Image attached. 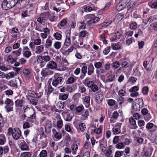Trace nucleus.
<instances>
[{
  "instance_id": "obj_1",
  "label": "nucleus",
  "mask_w": 157,
  "mask_h": 157,
  "mask_svg": "<svg viewBox=\"0 0 157 157\" xmlns=\"http://www.w3.org/2000/svg\"><path fill=\"white\" fill-rule=\"evenodd\" d=\"M36 58L37 62L40 64V66L41 67H44L46 62L49 61L51 59L49 56L43 55L42 54L37 55Z\"/></svg>"
},
{
  "instance_id": "obj_2",
  "label": "nucleus",
  "mask_w": 157,
  "mask_h": 157,
  "mask_svg": "<svg viewBox=\"0 0 157 157\" xmlns=\"http://www.w3.org/2000/svg\"><path fill=\"white\" fill-rule=\"evenodd\" d=\"M144 101L142 98H140L135 100L132 105L133 110L135 111H140L144 106Z\"/></svg>"
},
{
  "instance_id": "obj_3",
  "label": "nucleus",
  "mask_w": 157,
  "mask_h": 157,
  "mask_svg": "<svg viewBox=\"0 0 157 157\" xmlns=\"http://www.w3.org/2000/svg\"><path fill=\"white\" fill-rule=\"evenodd\" d=\"M14 1L13 0H4L2 3L3 10H7L15 6Z\"/></svg>"
},
{
  "instance_id": "obj_4",
  "label": "nucleus",
  "mask_w": 157,
  "mask_h": 157,
  "mask_svg": "<svg viewBox=\"0 0 157 157\" xmlns=\"http://www.w3.org/2000/svg\"><path fill=\"white\" fill-rule=\"evenodd\" d=\"M64 79L63 77L55 75L52 82L53 86L56 87L58 85H61L63 82Z\"/></svg>"
},
{
  "instance_id": "obj_5",
  "label": "nucleus",
  "mask_w": 157,
  "mask_h": 157,
  "mask_svg": "<svg viewBox=\"0 0 157 157\" xmlns=\"http://www.w3.org/2000/svg\"><path fill=\"white\" fill-rule=\"evenodd\" d=\"M21 135V131L19 128L17 127L13 128V132L12 136L14 139L16 140H18Z\"/></svg>"
},
{
  "instance_id": "obj_6",
  "label": "nucleus",
  "mask_w": 157,
  "mask_h": 157,
  "mask_svg": "<svg viewBox=\"0 0 157 157\" xmlns=\"http://www.w3.org/2000/svg\"><path fill=\"white\" fill-rule=\"evenodd\" d=\"M25 98L23 97L21 99H17L15 101V106L16 107H21L23 106V105L25 103Z\"/></svg>"
},
{
  "instance_id": "obj_7",
  "label": "nucleus",
  "mask_w": 157,
  "mask_h": 157,
  "mask_svg": "<svg viewBox=\"0 0 157 157\" xmlns=\"http://www.w3.org/2000/svg\"><path fill=\"white\" fill-rule=\"evenodd\" d=\"M99 93L96 92L95 94V101L96 103L99 104L102 102L104 98V96L101 94H98Z\"/></svg>"
},
{
  "instance_id": "obj_8",
  "label": "nucleus",
  "mask_w": 157,
  "mask_h": 157,
  "mask_svg": "<svg viewBox=\"0 0 157 157\" xmlns=\"http://www.w3.org/2000/svg\"><path fill=\"white\" fill-rule=\"evenodd\" d=\"M23 73L26 78L29 79L31 77V71L29 69L24 68L23 70Z\"/></svg>"
},
{
  "instance_id": "obj_9",
  "label": "nucleus",
  "mask_w": 157,
  "mask_h": 157,
  "mask_svg": "<svg viewBox=\"0 0 157 157\" xmlns=\"http://www.w3.org/2000/svg\"><path fill=\"white\" fill-rule=\"evenodd\" d=\"M22 50L21 48H19L17 50L14 51L12 52L11 55H12L13 57L15 58L17 56H19L21 54V52Z\"/></svg>"
},
{
  "instance_id": "obj_10",
  "label": "nucleus",
  "mask_w": 157,
  "mask_h": 157,
  "mask_svg": "<svg viewBox=\"0 0 157 157\" xmlns=\"http://www.w3.org/2000/svg\"><path fill=\"white\" fill-rule=\"evenodd\" d=\"M47 67L51 69H54L56 68L57 65L56 63L54 61L49 62L47 65Z\"/></svg>"
},
{
  "instance_id": "obj_11",
  "label": "nucleus",
  "mask_w": 157,
  "mask_h": 157,
  "mask_svg": "<svg viewBox=\"0 0 157 157\" xmlns=\"http://www.w3.org/2000/svg\"><path fill=\"white\" fill-rule=\"evenodd\" d=\"M62 114H66L64 116V118L65 121H70L73 117V116H71L70 114H68L67 112H64Z\"/></svg>"
},
{
  "instance_id": "obj_12",
  "label": "nucleus",
  "mask_w": 157,
  "mask_h": 157,
  "mask_svg": "<svg viewBox=\"0 0 157 157\" xmlns=\"http://www.w3.org/2000/svg\"><path fill=\"white\" fill-rule=\"evenodd\" d=\"M94 67L92 63H90L88 65V71L87 74L88 75H92L94 72Z\"/></svg>"
},
{
  "instance_id": "obj_13",
  "label": "nucleus",
  "mask_w": 157,
  "mask_h": 157,
  "mask_svg": "<svg viewBox=\"0 0 157 157\" xmlns=\"http://www.w3.org/2000/svg\"><path fill=\"white\" fill-rule=\"evenodd\" d=\"M129 123L132 126L133 129H135L137 128V126L136 124V121L132 117H130L129 118Z\"/></svg>"
},
{
  "instance_id": "obj_14",
  "label": "nucleus",
  "mask_w": 157,
  "mask_h": 157,
  "mask_svg": "<svg viewBox=\"0 0 157 157\" xmlns=\"http://www.w3.org/2000/svg\"><path fill=\"white\" fill-rule=\"evenodd\" d=\"M111 47L113 50H118L121 48V46L120 42L117 44H112Z\"/></svg>"
},
{
  "instance_id": "obj_15",
  "label": "nucleus",
  "mask_w": 157,
  "mask_h": 157,
  "mask_svg": "<svg viewBox=\"0 0 157 157\" xmlns=\"http://www.w3.org/2000/svg\"><path fill=\"white\" fill-rule=\"evenodd\" d=\"M16 80H11L8 83V85L12 87L17 88L18 87Z\"/></svg>"
},
{
  "instance_id": "obj_16",
  "label": "nucleus",
  "mask_w": 157,
  "mask_h": 157,
  "mask_svg": "<svg viewBox=\"0 0 157 157\" xmlns=\"http://www.w3.org/2000/svg\"><path fill=\"white\" fill-rule=\"evenodd\" d=\"M26 0H14L15 6L16 5H20L22 6H24V4L26 2Z\"/></svg>"
},
{
  "instance_id": "obj_17",
  "label": "nucleus",
  "mask_w": 157,
  "mask_h": 157,
  "mask_svg": "<svg viewBox=\"0 0 157 157\" xmlns=\"http://www.w3.org/2000/svg\"><path fill=\"white\" fill-rule=\"evenodd\" d=\"M90 97L88 96H86L84 100H83V101L84 102H85L86 103V107H88L90 106Z\"/></svg>"
},
{
  "instance_id": "obj_18",
  "label": "nucleus",
  "mask_w": 157,
  "mask_h": 157,
  "mask_svg": "<svg viewBox=\"0 0 157 157\" xmlns=\"http://www.w3.org/2000/svg\"><path fill=\"white\" fill-rule=\"evenodd\" d=\"M12 55H9L7 58V61L8 62H10L11 64L13 63L14 62H16L18 58L17 57L12 58Z\"/></svg>"
},
{
  "instance_id": "obj_19",
  "label": "nucleus",
  "mask_w": 157,
  "mask_h": 157,
  "mask_svg": "<svg viewBox=\"0 0 157 157\" xmlns=\"http://www.w3.org/2000/svg\"><path fill=\"white\" fill-rule=\"evenodd\" d=\"M100 144V147L101 149V151L103 152L105 151L106 149L105 145L104 144V139H102L101 140L99 141Z\"/></svg>"
},
{
  "instance_id": "obj_20",
  "label": "nucleus",
  "mask_w": 157,
  "mask_h": 157,
  "mask_svg": "<svg viewBox=\"0 0 157 157\" xmlns=\"http://www.w3.org/2000/svg\"><path fill=\"white\" fill-rule=\"evenodd\" d=\"M5 103L6 105V106H13L14 103L13 101L11 99L7 98L5 102Z\"/></svg>"
},
{
  "instance_id": "obj_21",
  "label": "nucleus",
  "mask_w": 157,
  "mask_h": 157,
  "mask_svg": "<svg viewBox=\"0 0 157 157\" xmlns=\"http://www.w3.org/2000/svg\"><path fill=\"white\" fill-rule=\"evenodd\" d=\"M36 49L35 53L36 54H40L44 50V47L42 45L38 46L36 47Z\"/></svg>"
},
{
  "instance_id": "obj_22",
  "label": "nucleus",
  "mask_w": 157,
  "mask_h": 157,
  "mask_svg": "<svg viewBox=\"0 0 157 157\" xmlns=\"http://www.w3.org/2000/svg\"><path fill=\"white\" fill-rule=\"evenodd\" d=\"M148 5L151 8H157V1L154 2L151 1V2L149 3Z\"/></svg>"
},
{
  "instance_id": "obj_23",
  "label": "nucleus",
  "mask_w": 157,
  "mask_h": 157,
  "mask_svg": "<svg viewBox=\"0 0 157 157\" xmlns=\"http://www.w3.org/2000/svg\"><path fill=\"white\" fill-rule=\"evenodd\" d=\"M68 97V95L67 94H60L59 96V99L62 100H66Z\"/></svg>"
},
{
  "instance_id": "obj_24",
  "label": "nucleus",
  "mask_w": 157,
  "mask_h": 157,
  "mask_svg": "<svg viewBox=\"0 0 157 157\" xmlns=\"http://www.w3.org/2000/svg\"><path fill=\"white\" fill-rule=\"evenodd\" d=\"M131 1V0H121L120 2L123 5L125 8H126L128 4L130 3Z\"/></svg>"
},
{
  "instance_id": "obj_25",
  "label": "nucleus",
  "mask_w": 157,
  "mask_h": 157,
  "mask_svg": "<svg viewBox=\"0 0 157 157\" xmlns=\"http://www.w3.org/2000/svg\"><path fill=\"white\" fill-rule=\"evenodd\" d=\"M53 36L56 40H60L62 37L61 34L58 32H56L53 35Z\"/></svg>"
},
{
  "instance_id": "obj_26",
  "label": "nucleus",
  "mask_w": 157,
  "mask_h": 157,
  "mask_svg": "<svg viewBox=\"0 0 157 157\" xmlns=\"http://www.w3.org/2000/svg\"><path fill=\"white\" fill-rule=\"evenodd\" d=\"M149 88L147 86H144L142 89V92L143 94L145 95H147L148 93Z\"/></svg>"
},
{
  "instance_id": "obj_27",
  "label": "nucleus",
  "mask_w": 157,
  "mask_h": 157,
  "mask_svg": "<svg viewBox=\"0 0 157 157\" xmlns=\"http://www.w3.org/2000/svg\"><path fill=\"white\" fill-rule=\"evenodd\" d=\"M36 93L34 91L29 90L28 91V94L29 96L33 98H36Z\"/></svg>"
},
{
  "instance_id": "obj_28",
  "label": "nucleus",
  "mask_w": 157,
  "mask_h": 157,
  "mask_svg": "<svg viewBox=\"0 0 157 157\" xmlns=\"http://www.w3.org/2000/svg\"><path fill=\"white\" fill-rule=\"evenodd\" d=\"M90 16H92L93 18V21L92 22L93 23H96L99 21L100 18L98 17H96L95 16L94 14H90Z\"/></svg>"
},
{
  "instance_id": "obj_29",
  "label": "nucleus",
  "mask_w": 157,
  "mask_h": 157,
  "mask_svg": "<svg viewBox=\"0 0 157 157\" xmlns=\"http://www.w3.org/2000/svg\"><path fill=\"white\" fill-rule=\"evenodd\" d=\"M28 99L30 103L34 105H36L38 103V101L36 99L29 98Z\"/></svg>"
},
{
  "instance_id": "obj_30",
  "label": "nucleus",
  "mask_w": 157,
  "mask_h": 157,
  "mask_svg": "<svg viewBox=\"0 0 157 157\" xmlns=\"http://www.w3.org/2000/svg\"><path fill=\"white\" fill-rule=\"evenodd\" d=\"M23 54V56L27 58H29L32 55L31 53L29 51H25Z\"/></svg>"
},
{
  "instance_id": "obj_31",
  "label": "nucleus",
  "mask_w": 157,
  "mask_h": 157,
  "mask_svg": "<svg viewBox=\"0 0 157 157\" xmlns=\"http://www.w3.org/2000/svg\"><path fill=\"white\" fill-rule=\"evenodd\" d=\"M115 80V76L113 75H110L106 80V82H112Z\"/></svg>"
},
{
  "instance_id": "obj_32",
  "label": "nucleus",
  "mask_w": 157,
  "mask_h": 157,
  "mask_svg": "<svg viewBox=\"0 0 157 157\" xmlns=\"http://www.w3.org/2000/svg\"><path fill=\"white\" fill-rule=\"evenodd\" d=\"M71 44V40L70 38H66L65 39L64 45L67 46H69Z\"/></svg>"
},
{
  "instance_id": "obj_33",
  "label": "nucleus",
  "mask_w": 157,
  "mask_h": 157,
  "mask_svg": "<svg viewBox=\"0 0 157 157\" xmlns=\"http://www.w3.org/2000/svg\"><path fill=\"white\" fill-rule=\"evenodd\" d=\"M64 103L65 102L62 101H59L57 103V106L59 109H64Z\"/></svg>"
},
{
  "instance_id": "obj_34",
  "label": "nucleus",
  "mask_w": 157,
  "mask_h": 157,
  "mask_svg": "<svg viewBox=\"0 0 157 157\" xmlns=\"http://www.w3.org/2000/svg\"><path fill=\"white\" fill-rule=\"evenodd\" d=\"M125 8L124 6H123L120 2H119L116 6V9L118 11H120L123 9Z\"/></svg>"
},
{
  "instance_id": "obj_35",
  "label": "nucleus",
  "mask_w": 157,
  "mask_h": 157,
  "mask_svg": "<svg viewBox=\"0 0 157 157\" xmlns=\"http://www.w3.org/2000/svg\"><path fill=\"white\" fill-rule=\"evenodd\" d=\"M108 22H103L99 25V28L100 29H102L103 28H105V27L108 26L110 24V23H109L108 24Z\"/></svg>"
},
{
  "instance_id": "obj_36",
  "label": "nucleus",
  "mask_w": 157,
  "mask_h": 157,
  "mask_svg": "<svg viewBox=\"0 0 157 157\" xmlns=\"http://www.w3.org/2000/svg\"><path fill=\"white\" fill-rule=\"evenodd\" d=\"M47 155V151L44 150H42L40 154V157H46Z\"/></svg>"
},
{
  "instance_id": "obj_37",
  "label": "nucleus",
  "mask_w": 157,
  "mask_h": 157,
  "mask_svg": "<svg viewBox=\"0 0 157 157\" xmlns=\"http://www.w3.org/2000/svg\"><path fill=\"white\" fill-rule=\"evenodd\" d=\"M63 125V121L60 118V120L58 121H57V126L58 128H60L62 127Z\"/></svg>"
},
{
  "instance_id": "obj_38",
  "label": "nucleus",
  "mask_w": 157,
  "mask_h": 157,
  "mask_svg": "<svg viewBox=\"0 0 157 157\" xmlns=\"http://www.w3.org/2000/svg\"><path fill=\"white\" fill-rule=\"evenodd\" d=\"M137 27V24L135 22L131 23L129 25V28L131 29H136Z\"/></svg>"
},
{
  "instance_id": "obj_39",
  "label": "nucleus",
  "mask_w": 157,
  "mask_h": 157,
  "mask_svg": "<svg viewBox=\"0 0 157 157\" xmlns=\"http://www.w3.org/2000/svg\"><path fill=\"white\" fill-rule=\"evenodd\" d=\"M84 109V108L82 105L78 106L75 107V109L78 113H80L82 112Z\"/></svg>"
},
{
  "instance_id": "obj_40",
  "label": "nucleus",
  "mask_w": 157,
  "mask_h": 157,
  "mask_svg": "<svg viewBox=\"0 0 157 157\" xmlns=\"http://www.w3.org/2000/svg\"><path fill=\"white\" fill-rule=\"evenodd\" d=\"M41 75L44 77H45L48 75L49 74L48 71H46V70H42L41 71Z\"/></svg>"
},
{
  "instance_id": "obj_41",
  "label": "nucleus",
  "mask_w": 157,
  "mask_h": 157,
  "mask_svg": "<svg viewBox=\"0 0 157 157\" xmlns=\"http://www.w3.org/2000/svg\"><path fill=\"white\" fill-rule=\"evenodd\" d=\"M88 32L86 30L81 31L79 33V37H85Z\"/></svg>"
},
{
  "instance_id": "obj_42",
  "label": "nucleus",
  "mask_w": 157,
  "mask_h": 157,
  "mask_svg": "<svg viewBox=\"0 0 157 157\" xmlns=\"http://www.w3.org/2000/svg\"><path fill=\"white\" fill-rule=\"evenodd\" d=\"M139 90V87L137 86H135L133 87H132L129 90V91L131 92H136Z\"/></svg>"
},
{
  "instance_id": "obj_43",
  "label": "nucleus",
  "mask_w": 157,
  "mask_h": 157,
  "mask_svg": "<svg viewBox=\"0 0 157 157\" xmlns=\"http://www.w3.org/2000/svg\"><path fill=\"white\" fill-rule=\"evenodd\" d=\"M52 125L51 124L49 126L47 125L45 127V131L46 133H48L51 132V129L52 128Z\"/></svg>"
},
{
  "instance_id": "obj_44",
  "label": "nucleus",
  "mask_w": 157,
  "mask_h": 157,
  "mask_svg": "<svg viewBox=\"0 0 157 157\" xmlns=\"http://www.w3.org/2000/svg\"><path fill=\"white\" fill-rule=\"evenodd\" d=\"M144 118L145 120L148 121L151 119V114L148 113L144 116Z\"/></svg>"
},
{
  "instance_id": "obj_45",
  "label": "nucleus",
  "mask_w": 157,
  "mask_h": 157,
  "mask_svg": "<svg viewBox=\"0 0 157 157\" xmlns=\"http://www.w3.org/2000/svg\"><path fill=\"white\" fill-rule=\"evenodd\" d=\"M124 99L125 98H124L120 96L117 99V102L119 103L120 105H121L122 103H123Z\"/></svg>"
},
{
  "instance_id": "obj_46",
  "label": "nucleus",
  "mask_w": 157,
  "mask_h": 157,
  "mask_svg": "<svg viewBox=\"0 0 157 157\" xmlns=\"http://www.w3.org/2000/svg\"><path fill=\"white\" fill-rule=\"evenodd\" d=\"M120 64L119 62L118 61L114 62L112 63V67H113L115 68V69H117L118 67L120 65Z\"/></svg>"
},
{
  "instance_id": "obj_47",
  "label": "nucleus",
  "mask_w": 157,
  "mask_h": 157,
  "mask_svg": "<svg viewBox=\"0 0 157 157\" xmlns=\"http://www.w3.org/2000/svg\"><path fill=\"white\" fill-rule=\"evenodd\" d=\"M67 18L62 20L61 21L58 25H60L61 27H63L67 23Z\"/></svg>"
},
{
  "instance_id": "obj_48",
  "label": "nucleus",
  "mask_w": 157,
  "mask_h": 157,
  "mask_svg": "<svg viewBox=\"0 0 157 157\" xmlns=\"http://www.w3.org/2000/svg\"><path fill=\"white\" fill-rule=\"evenodd\" d=\"M31 155V154L29 152H25L21 154V156L22 157H30Z\"/></svg>"
},
{
  "instance_id": "obj_49",
  "label": "nucleus",
  "mask_w": 157,
  "mask_h": 157,
  "mask_svg": "<svg viewBox=\"0 0 157 157\" xmlns=\"http://www.w3.org/2000/svg\"><path fill=\"white\" fill-rule=\"evenodd\" d=\"M90 88L92 91L93 92H95L98 90V86L94 84V83L93 85Z\"/></svg>"
},
{
  "instance_id": "obj_50",
  "label": "nucleus",
  "mask_w": 157,
  "mask_h": 157,
  "mask_svg": "<svg viewBox=\"0 0 157 157\" xmlns=\"http://www.w3.org/2000/svg\"><path fill=\"white\" fill-rule=\"evenodd\" d=\"M138 12L137 11L134 12L132 15V17L135 18H139L140 17V16L138 14Z\"/></svg>"
},
{
  "instance_id": "obj_51",
  "label": "nucleus",
  "mask_w": 157,
  "mask_h": 157,
  "mask_svg": "<svg viewBox=\"0 0 157 157\" xmlns=\"http://www.w3.org/2000/svg\"><path fill=\"white\" fill-rule=\"evenodd\" d=\"M75 81V79L73 77H70L69 78L67 81L69 84H72L74 83ZM66 83H67L66 82Z\"/></svg>"
},
{
  "instance_id": "obj_52",
  "label": "nucleus",
  "mask_w": 157,
  "mask_h": 157,
  "mask_svg": "<svg viewBox=\"0 0 157 157\" xmlns=\"http://www.w3.org/2000/svg\"><path fill=\"white\" fill-rule=\"evenodd\" d=\"M147 61H145L143 63V66L144 68L146 69V71H151V69L150 68H147Z\"/></svg>"
},
{
  "instance_id": "obj_53",
  "label": "nucleus",
  "mask_w": 157,
  "mask_h": 157,
  "mask_svg": "<svg viewBox=\"0 0 157 157\" xmlns=\"http://www.w3.org/2000/svg\"><path fill=\"white\" fill-rule=\"evenodd\" d=\"M135 6V5H134V4L132 3V1H130V3H129L128 4L127 6L126 7V8L128 10H129L131 8H132L133 6Z\"/></svg>"
},
{
  "instance_id": "obj_54",
  "label": "nucleus",
  "mask_w": 157,
  "mask_h": 157,
  "mask_svg": "<svg viewBox=\"0 0 157 157\" xmlns=\"http://www.w3.org/2000/svg\"><path fill=\"white\" fill-rule=\"evenodd\" d=\"M61 43L59 41L56 42L54 45V47L56 49H59L61 47Z\"/></svg>"
},
{
  "instance_id": "obj_55",
  "label": "nucleus",
  "mask_w": 157,
  "mask_h": 157,
  "mask_svg": "<svg viewBox=\"0 0 157 157\" xmlns=\"http://www.w3.org/2000/svg\"><path fill=\"white\" fill-rule=\"evenodd\" d=\"M85 124L84 123H81L79 125V128L80 131L82 132L86 128Z\"/></svg>"
},
{
  "instance_id": "obj_56",
  "label": "nucleus",
  "mask_w": 157,
  "mask_h": 157,
  "mask_svg": "<svg viewBox=\"0 0 157 157\" xmlns=\"http://www.w3.org/2000/svg\"><path fill=\"white\" fill-rule=\"evenodd\" d=\"M48 94H50L54 90V88H52V86L50 84L48 85Z\"/></svg>"
},
{
  "instance_id": "obj_57",
  "label": "nucleus",
  "mask_w": 157,
  "mask_h": 157,
  "mask_svg": "<svg viewBox=\"0 0 157 157\" xmlns=\"http://www.w3.org/2000/svg\"><path fill=\"white\" fill-rule=\"evenodd\" d=\"M88 17L90 18H91V19L88 21L86 23L87 25L88 26H89L91 24H92V23H93V22H92L93 20V16H90V14L88 15Z\"/></svg>"
},
{
  "instance_id": "obj_58",
  "label": "nucleus",
  "mask_w": 157,
  "mask_h": 157,
  "mask_svg": "<svg viewBox=\"0 0 157 157\" xmlns=\"http://www.w3.org/2000/svg\"><path fill=\"white\" fill-rule=\"evenodd\" d=\"M111 48L110 46H108L105 48L103 51V53L105 55L107 54L110 52V50Z\"/></svg>"
},
{
  "instance_id": "obj_59",
  "label": "nucleus",
  "mask_w": 157,
  "mask_h": 157,
  "mask_svg": "<svg viewBox=\"0 0 157 157\" xmlns=\"http://www.w3.org/2000/svg\"><path fill=\"white\" fill-rule=\"evenodd\" d=\"M87 67L86 66H83L81 69V72L86 74L87 72Z\"/></svg>"
},
{
  "instance_id": "obj_60",
  "label": "nucleus",
  "mask_w": 157,
  "mask_h": 157,
  "mask_svg": "<svg viewBox=\"0 0 157 157\" xmlns=\"http://www.w3.org/2000/svg\"><path fill=\"white\" fill-rule=\"evenodd\" d=\"M92 8L89 6H84V10L85 12L88 11V12H90L93 10Z\"/></svg>"
},
{
  "instance_id": "obj_61",
  "label": "nucleus",
  "mask_w": 157,
  "mask_h": 157,
  "mask_svg": "<svg viewBox=\"0 0 157 157\" xmlns=\"http://www.w3.org/2000/svg\"><path fill=\"white\" fill-rule=\"evenodd\" d=\"M116 147L119 149L124 148V144L122 143H119L116 145Z\"/></svg>"
},
{
  "instance_id": "obj_62",
  "label": "nucleus",
  "mask_w": 157,
  "mask_h": 157,
  "mask_svg": "<svg viewBox=\"0 0 157 157\" xmlns=\"http://www.w3.org/2000/svg\"><path fill=\"white\" fill-rule=\"evenodd\" d=\"M28 148V145L26 143H25V144H22L21 147V150L23 151L27 150Z\"/></svg>"
},
{
  "instance_id": "obj_63",
  "label": "nucleus",
  "mask_w": 157,
  "mask_h": 157,
  "mask_svg": "<svg viewBox=\"0 0 157 157\" xmlns=\"http://www.w3.org/2000/svg\"><path fill=\"white\" fill-rule=\"evenodd\" d=\"M54 137L57 140H60L62 137V136L59 132H56L55 134Z\"/></svg>"
},
{
  "instance_id": "obj_64",
  "label": "nucleus",
  "mask_w": 157,
  "mask_h": 157,
  "mask_svg": "<svg viewBox=\"0 0 157 157\" xmlns=\"http://www.w3.org/2000/svg\"><path fill=\"white\" fill-rule=\"evenodd\" d=\"M115 101L113 99H109L108 100V104L110 106H113L115 103Z\"/></svg>"
}]
</instances>
